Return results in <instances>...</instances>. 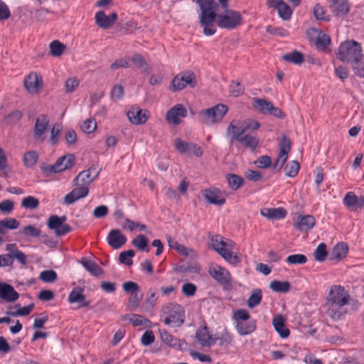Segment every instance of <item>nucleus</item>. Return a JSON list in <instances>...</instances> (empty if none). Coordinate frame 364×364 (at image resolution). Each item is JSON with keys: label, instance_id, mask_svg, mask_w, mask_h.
<instances>
[{"label": "nucleus", "instance_id": "nucleus-1", "mask_svg": "<svg viewBox=\"0 0 364 364\" xmlns=\"http://www.w3.org/2000/svg\"><path fill=\"white\" fill-rule=\"evenodd\" d=\"M349 295L345 288L338 285L332 286L327 297L328 314L333 320L341 319L343 312L341 310L349 301Z\"/></svg>", "mask_w": 364, "mask_h": 364}, {"label": "nucleus", "instance_id": "nucleus-2", "mask_svg": "<svg viewBox=\"0 0 364 364\" xmlns=\"http://www.w3.org/2000/svg\"><path fill=\"white\" fill-rule=\"evenodd\" d=\"M201 13L199 16L200 23L203 28V33L205 36H212L216 32L213 23L215 21L218 6L215 0H197Z\"/></svg>", "mask_w": 364, "mask_h": 364}, {"label": "nucleus", "instance_id": "nucleus-3", "mask_svg": "<svg viewBox=\"0 0 364 364\" xmlns=\"http://www.w3.org/2000/svg\"><path fill=\"white\" fill-rule=\"evenodd\" d=\"M337 57L344 63H357L363 60L364 55L362 53L361 45L354 40H350L340 45Z\"/></svg>", "mask_w": 364, "mask_h": 364}, {"label": "nucleus", "instance_id": "nucleus-4", "mask_svg": "<svg viewBox=\"0 0 364 364\" xmlns=\"http://www.w3.org/2000/svg\"><path fill=\"white\" fill-rule=\"evenodd\" d=\"M210 244L212 247L230 264H237L240 262V257L230 250L234 244L232 240L225 242L221 235H216L210 237Z\"/></svg>", "mask_w": 364, "mask_h": 364}, {"label": "nucleus", "instance_id": "nucleus-5", "mask_svg": "<svg viewBox=\"0 0 364 364\" xmlns=\"http://www.w3.org/2000/svg\"><path fill=\"white\" fill-rule=\"evenodd\" d=\"M235 121H232L228 125L226 130V135L231 134L230 144L232 145L234 141L236 140L244 145L245 148H249L254 151L259 144V139L254 134H247L245 132L236 130L237 126L235 124Z\"/></svg>", "mask_w": 364, "mask_h": 364}, {"label": "nucleus", "instance_id": "nucleus-6", "mask_svg": "<svg viewBox=\"0 0 364 364\" xmlns=\"http://www.w3.org/2000/svg\"><path fill=\"white\" fill-rule=\"evenodd\" d=\"M235 328L240 336L252 333L256 329V322L250 319L248 311L243 309H237L233 312Z\"/></svg>", "mask_w": 364, "mask_h": 364}, {"label": "nucleus", "instance_id": "nucleus-7", "mask_svg": "<svg viewBox=\"0 0 364 364\" xmlns=\"http://www.w3.org/2000/svg\"><path fill=\"white\" fill-rule=\"evenodd\" d=\"M228 110V106L225 105L218 104L210 108L200 110L198 113V118L200 122L203 124H213L220 122Z\"/></svg>", "mask_w": 364, "mask_h": 364}, {"label": "nucleus", "instance_id": "nucleus-8", "mask_svg": "<svg viewBox=\"0 0 364 364\" xmlns=\"http://www.w3.org/2000/svg\"><path fill=\"white\" fill-rule=\"evenodd\" d=\"M215 21L221 28L234 29L242 24V17L238 11L226 9L225 14H217Z\"/></svg>", "mask_w": 364, "mask_h": 364}, {"label": "nucleus", "instance_id": "nucleus-9", "mask_svg": "<svg viewBox=\"0 0 364 364\" xmlns=\"http://www.w3.org/2000/svg\"><path fill=\"white\" fill-rule=\"evenodd\" d=\"M196 85V76L190 70L181 72L171 81L170 90L176 92L184 89L187 85L194 87Z\"/></svg>", "mask_w": 364, "mask_h": 364}, {"label": "nucleus", "instance_id": "nucleus-10", "mask_svg": "<svg viewBox=\"0 0 364 364\" xmlns=\"http://www.w3.org/2000/svg\"><path fill=\"white\" fill-rule=\"evenodd\" d=\"M182 309L180 305L168 304L162 307L161 314L163 316H166L164 322L166 325L175 324L181 326L183 323L182 318Z\"/></svg>", "mask_w": 364, "mask_h": 364}, {"label": "nucleus", "instance_id": "nucleus-11", "mask_svg": "<svg viewBox=\"0 0 364 364\" xmlns=\"http://www.w3.org/2000/svg\"><path fill=\"white\" fill-rule=\"evenodd\" d=\"M209 274L220 285L226 287L231 284V275L229 272L219 265L209 267Z\"/></svg>", "mask_w": 364, "mask_h": 364}, {"label": "nucleus", "instance_id": "nucleus-12", "mask_svg": "<svg viewBox=\"0 0 364 364\" xmlns=\"http://www.w3.org/2000/svg\"><path fill=\"white\" fill-rule=\"evenodd\" d=\"M174 146L180 154L188 156L193 154L197 157L201 156L203 154L200 147L196 144L183 141L179 138L175 139Z\"/></svg>", "mask_w": 364, "mask_h": 364}, {"label": "nucleus", "instance_id": "nucleus-13", "mask_svg": "<svg viewBox=\"0 0 364 364\" xmlns=\"http://www.w3.org/2000/svg\"><path fill=\"white\" fill-rule=\"evenodd\" d=\"M267 4L269 7L277 10L278 14L281 18L285 21L290 19L292 10L284 0H268Z\"/></svg>", "mask_w": 364, "mask_h": 364}, {"label": "nucleus", "instance_id": "nucleus-14", "mask_svg": "<svg viewBox=\"0 0 364 364\" xmlns=\"http://www.w3.org/2000/svg\"><path fill=\"white\" fill-rule=\"evenodd\" d=\"M196 338L200 345L203 347H210L213 346L218 339V337L213 336L210 334L206 326L197 329Z\"/></svg>", "mask_w": 364, "mask_h": 364}, {"label": "nucleus", "instance_id": "nucleus-15", "mask_svg": "<svg viewBox=\"0 0 364 364\" xmlns=\"http://www.w3.org/2000/svg\"><path fill=\"white\" fill-rule=\"evenodd\" d=\"M187 110L182 104H177L171 108L166 113V119L173 124L176 125L181 123L180 117H186Z\"/></svg>", "mask_w": 364, "mask_h": 364}, {"label": "nucleus", "instance_id": "nucleus-16", "mask_svg": "<svg viewBox=\"0 0 364 364\" xmlns=\"http://www.w3.org/2000/svg\"><path fill=\"white\" fill-rule=\"evenodd\" d=\"M330 11L337 17H343L349 13L350 4L348 0H330Z\"/></svg>", "mask_w": 364, "mask_h": 364}, {"label": "nucleus", "instance_id": "nucleus-17", "mask_svg": "<svg viewBox=\"0 0 364 364\" xmlns=\"http://www.w3.org/2000/svg\"><path fill=\"white\" fill-rule=\"evenodd\" d=\"M343 205L351 210L364 207V196H358L353 192H348L343 198Z\"/></svg>", "mask_w": 364, "mask_h": 364}, {"label": "nucleus", "instance_id": "nucleus-18", "mask_svg": "<svg viewBox=\"0 0 364 364\" xmlns=\"http://www.w3.org/2000/svg\"><path fill=\"white\" fill-rule=\"evenodd\" d=\"M19 297L18 293L13 286L4 282H0V299L7 303L16 301Z\"/></svg>", "mask_w": 364, "mask_h": 364}, {"label": "nucleus", "instance_id": "nucleus-19", "mask_svg": "<svg viewBox=\"0 0 364 364\" xmlns=\"http://www.w3.org/2000/svg\"><path fill=\"white\" fill-rule=\"evenodd\" d=\"M107 241L109 245L114 250L119 249L127 242V237L118 229H112L108 233Z\"/></svg>", "mask_w": 364, "mask_h": 364}, {"label": "nucleus", "instance_id": "nucleus-20", "mask_svg": "<svg viewBox=\"0 0 364 364\" xmlns=\"http://www.w3.org/2000/svg\"><path fill=\"white\" fill-rule=\"evenodd\" d=\"M24 86L29 93H38L42 88L41 77L35 73L28 74L24 79Z\"/></svg>", "mask_w": 364, "mask_h": 364}, {"label": "nucleus", "instance_id": "nucleus-21", "mask_svg": "<svg viewBox=\"0 0 364 364\" xmlns=\"http://www.w3.org/2000/svg\"><path fill=\"white\" fill-rule=\"evenodd\" d=\"M73 189L69 193L65 196L63 201L66 205H71L80 198L86 197L89 193V188L85 186Z\"/></svg>", "mask_w": 364, "mask_h": 364}, {"label": "nucleus", "instance_id": "nucleus-22", "mask_svg": "<svg viewBox=\"0 0 364 364\" xmlns=\"http://www.w3.org/2000/svg\"><path fill=\"white\" fill-rule=\"evenodd\" d=\"M117 18V13L107 16L102 11H97L95 16V23L102 29H107L114 24Z\"/></svg>", "mask_w": 364, "mask_h": 364}, {"label": "nucleus", "instance_id": "nucleus-23", "mask_svg": "<svg viewBox=\"0 0 364 364\" xmlns=\"http://www.w3.org/2000/svg\"><path fill=\"white\" fill-rule=\"evenodd\" d=\"M68 300L70 304L77 303L79 308L88 307L90 304L89 301L85 299L83 289L79 287L73 289L68 295Z\"/></svg>", "mask_w": 364, "mask_h": 364}, {"label": "nucleus", "instance_id": "nucleus-24", "mask_svg": "<svg viewBox=\"0 0 364 364\" xmlns=\"http://www.w3.org/2000/svg\"><path fill=\"white\" fill-rule=\"evenodd\" d=\"M148 111L146 109H141L138 107H132L128 111L127 115L129 120L133 124H144L148 118Z\"/></svg>", "mask_w": 364, "mask_h": 364}, {"label": "nucleus", "instance_id": "nucleus-25", "mask_svg": "<svg viewBox=\"0 0 364 364\" xmlns=\"http://www.w3.org/2000/svg\"><path fill=\"white\" fill-rule=\"evenodd\" d=\"M260 213L262 216L269 220H281L286 217L287 210L284 208H262Z\"/></svg>", "mask_w": 364, "mask_h": 364}, {"label": "nucleus", "instance_id": "nucleus-26", "mask_svg": "<svg viewBox=\"0 0 364 364\" xmlns=\"http://www.w3.org/2000/svg\"><path fill=\"white\" fill-rule=\"evenodd\" d=\"M159 333L161 340L166 345L170 347L174 348L177 350H180L182 348L183 346V342L176 338H174L172 335H171L165 329H159Z\"/></svg>", "mask_w": 364, "mask_h": 364}, {"label": "nucleus", "instance_id": "nucleus-27", "mask_svg": "<svg viewBox=\"0 0 364 364\" xmlns=\"http://www.w3.org/2000/svg\"><path fill=\"white\" fill-rule=\"evenodd\" d=\"M284 318L282 315L276 316L272 320V325L275 331L282 338H287L290 334V331L286 327Z\"/></svg>", "mask_w": 364, "mask_h": 364}, {"label": "nucleus", "instance_id": "nucleus-28", "mask_svg": "<svg viewBox=\"0 0 364 364\" xmlns=\"http://www.w3.org/2000/svg\"><path fill=\"white\" fill-rule=\"evenodd\" d=\"M316 223L315 218L310 215L299 216L295 225L296 228L301 232H306L311 230Z\"/></svg>", "mask_w": 364, "mask_h": 364}, {"label": "nucleus", "instance_id": "nucleus-29", "mask_svg": "<svg viewBox=\"0 0 364 364\" xmlns=\"http://www.w3.org/2000/svg\"><path fill=\"white\" fill-rule=\"evenodd\" d=\"M348 250V245L345 242H339L332 249L328 256V259L330 260H340L346 257Z\"/></svg>", "mask_w": 364, "mask_h": 364}, {"label": "nucleus", "instance_id": "nucleus-30", "mask_svg": "<svg viewBox=\"0 0 364 364\" xmlns=\"http://www.w3.org/2000/svg\"><path fill=\"white\" fill-rule=\"evenodd\" d=\"M203 196L210 203L214 205H222L225 203V198L220 195L218 190H205Z\"/></svg>", "mask_w": 364, "mask_h": 364}, {"label": "nucleus", "instance_id": "nucleus-31", "mask_svg": "<svg viewBox=\"0 0 364 364\" xmlns=\"http://www.w3.org/2000/svg\"><path fill=\"white\" fill-rule=\"evenodd\" d=\"M252 107L262 114H267L272 106V103L265 99L254 98Z\"/></svg>", "mask_w": 364, "mask_h": 364}, {"label": "nucleus", "instance_id": "nucleus-32", "mask_svg": "<svg viewBox=\"0 0 364 364\" xmlns=\"http://www.w3.org/2000/svg\"><path fill=\"white\" fill-rule=\"evenodd\" d=\"M49 120L46 115H41L36 120L34 127V135L36 137L41 136L47 129Z\"/></svg>", "mask_w": 364, "mask_h": 364}, {"label": "nucleus", "instance_id": "nucleus-33", "mask_svg": "<svg viewBox=\"0 0 364 364\" xmlns=\"http://www.w3.org/2000/svg\"><path fill=\"white\" fill-rule=\"evenodd\" d=\"M75 156L73 154H67L60 157L55 162V164H58L59 173L68 169L74 165L75 163Z\"/></svg>", "mask_w": 364, "mask_h": 364}, {"label": "nucleus", "instance_id": "nucleus-34", "mask_svg": "<svg viewBox=\"0 0 364 364\" xmlns=\"http://www.w3.org/2000/svg\"><path fill=\"white\" fill-rule=\"evenodd\" d=\"M225 178L232 191L238 190L244 183L243 178L235 173H228L225 175Z\"/></svg>", "mask_w": 364, "mask_h": 364}, {"label": "nucleus", "instance_id": "nucleus-35", "mask_svg": "<svg viewBox=\"0 0 364 364\" xmlns=\"http://www.w3.org/2000/svg\"><path fill=\"white\" fill-rule=\"evenodd\" d=\"M93 181H95L86 170L81 171L73 180L74 186H87Z\"/></svg>", "mask_w": 364, "mask_h": 364}, {"label": "nucleus", "instance_id": "nucleus-36", "mask_svg": "<svg viewBox=\"0 0 364 364\" xmlns=\"http://www.w3.org/2000/svg\"><path fill=\"white\" fill-rule=\"evenodd\" d=\"M123 320H128L134 326H147L150 323L149 319L145 318L143 316L139 314H131L124 316Z\"/></svg>", "mask_w": 364, "mask_h": 364}, {"label": "nucleus", "instance_id": "nucleus-37", "mask_svg": "<svg viewBox=\"0 0 364 364\" xmlns=\"http://www.w3.org/2000/svg\"><path fill=\"white\" fill-rule=\"evenodd\" d=\"M67 218L65 215L58 216L57 215H50L47 221L48 228L50 230H54L55 233L58 230V228L62 225L63 222H65Z\"/></svg>", "mask_w": 364, "mask_h": 364}, {"label": "nucleus", "instance_id": "nucleus-38", "mask_svg": "<svg viewBox=\"0 0 364 364\" xmlns=\"http://www.w3.org/2000/svg\"><path fill=\"white\" fill-rule=\"evenodd\" d=\"M269 288L274 292L287 293L290 290L291 285L287 281L274 280L270 283Z\"/></svg>", "mask_w": 364, "mask_h": 364}, {"label": "nucleus", "instance_id": "nucleus-39", "mask_svg": "<svg viewBox=\"0 0 364 364\" xmlns=\"http://www.w3.org/2000/svg\"><path fill=\"white\" fill-rule=\"evenodd\" d=\"M81 263L85 269L94 276H100L103 273L102 269L91 260L83 258Z\"/></svg>", "mask_w": 364, "mask_h": 364}, {"label": "nucleus", "instance_id": "nucleus-40", "mask_svg": "<svg viewBox=\"0 0 364 364\" xmlns=\"http://www.w3.org/2000/svg\"><path fill=\"white\" fill-rule=\"evenodd\" d=\"M259 127L260 123L259 122L249 119L243 121L240 126H237V129L236 130L246 133L248 130L254 131L257 130Z\"/></svg>", "mask_w": 364, "mask_h": 364}, {"label": "nucleus", "instance_id": "nucleus-41", "mask_svg": "<svg viewBox=\"0 0 364 364\" xmlns=\"http://www.w3.org/2000/svg\"><path fill=\"white\" fill-rule=\"evenodd\" d=\"M283 59L295 65H300L304 62L303 54L297 50H294L283 55Z\"/></svg>", "mask_w": 364, "mask_h": 364}, {"label": "nucleus", "instance_id": "nucleus-42", "mask_svg": "<svg viewBox=\"0 0 364 364\" xmlns=\"http://www.w3.org/2000/svg\"><path fill=\"white\" fill-rule=\"evenodd\" d=\"M262 298V293L260 289H255L247 300V306L252 309L260 304Z\"/></svg>", "mask_w": 364, "mask_h": 364}, {"label": "nucleus", "instance_id": "nucleus-43", "mask_svg": "<svg viewBox=\"0 0 364 364\" xmlns=\"http://www.w3.org/2000/svg\"><path fill=\"white\" fill-rule=\"evenodd\" d=\"M132 61L138 68L141 69L142 72L145 73L150 72L149 66L141 55L139 53L134 54L132 58Z\"/></svg>", "mask_w": 364, "mask_h": 364}, {"label": "nucleus", "instance_id": "nucleus-44", "mask_svg": "<svg viewBox=\"0 0 364 364\" xmlns=\"http://www.w3.org/2000/svg\"><path fill=\"white\" fill-rule=\"evenodd\" d=\"M177 272L180 273H193V274H198L201 268L200 265L196 264V263H187L182 265H180L176 269Z\"/></svg>", "mask_w": 364, "mask_h": 364}, {"label": "nucleus", "instance_id": "nucleus-45", "mask_svg": "<svg viewBox=\"0 0 364 364\" xmlns=\"http://www.w3.org/2000/svg\"><path fill=\"white\" fill-rule=\"evenodd\" d=\"M38 159V154L36 151H29L24 154L23 163L27 168L33 167Z\"/></svg>", "mask_w": 364, "mask_h": 364}, {"label": "nucleus", "instance_id": "nucleus-46", "mask_svg": "<svg viewBox=\"0 0 364 364\" xmlns=\"http://www.w3.org/2000/svg\"><path fill=\"white\" fill-rule=\"evenodd\" d=\"M300 166L297 161H289L284 167L285 175L288 177H294L297 175Z\"/></svg>", "mask_w": 364, "mask_h": 364}, {"label": "nucleus", "instance_id": "nucleus-47", "mask_svg": "<svg viewBox=\"0 0 364 364\" xmlns=\"http://www.w3.org/2000/svg\"><path fill=\"white\" fill-rule=\"evenodd\" d=\"M326 245L323 242L319 244L314 252V257L318 262H323L327 257Z\"/></svg>", "mask_w": 364, "mask_h": 364}, {"label": "nucleus", "instance_id": "nucleus-48", "mask_svg": "<svg viewBox=\"0 0 364 364\" xmlns=\"http://www.w3.org/2000/svg\"><path fill=\"white\" fill-rule=\"evenodd\" d=\"M65 49V46L58 41H53L50 44V53L53 56L61 55Z\"/></svg>", "mask_w": 364, "mask_h": 364}, {"label": "nucleus", "instance_id": "nucleus-49", "mask_svg": "<svg viewBox=\"0 0 364 364\" xmlns=\"http://www.w3.org/2000/svg\"><path fill=\"white\" fill-rule=\"evenodd\" d=\"M135 255V252L133 250H129L127 251H123L119 254V261L124 264L127 266L133 264V260L131 259Z\"/></svg>", "mask_w": 364, "mask_h": 364}, {"label": "nucleus", "instance_id": "nucleus-50", "mask_svg": "<svg viewBox=\"0 0 364 364\" xmlns=\"http://www.w3.org/2000/svg\"><path fill=\"white\" fill-rule=\"evenodd\" d=\"M143 297V294L139 291L130 294L128 300V306L132 310H135L139 305Z\"/></svg>", "mask_w": 364, "mask_h": 364}, {"label": "nucleus", "instance_id": "nucleus-51", "mask_svg": "<svg viewBox=\"0 0 364 364\" xmlns=\"http://www.w3.org/2000/svg\"><path fill=\"white\" fill-rule=\"evenodd\" d=\"M34 304H31L18 309L16 311H6V314L11 316H25L28 315L33 309Z\"/></svg>", "mask_w": 364, "mask_h": 364}, {"label": "nucleus", "instance_id": "nucleus-52", "mask_svg": "<svg viewBox=\"0 0 364 364\" xmlns=\"http://www.w3.org/2000/svg\"><path fill=\"white\" fill-rule=\"evenodd\" d=\"M58 278L56 272L53 269L44 270L41 272L39 279L47 283L54 282Z\"/></svg>", "mask_w": 364, "mask_h": 364}, {"label": "nucleus", "instance_id": "nucleus-53", "mask_svg": "<svg viewBox=\"0 0 364 364\" xmlns=\"http://www.w3.org/2000/svg\"><path fill=\"white\" fill-rule=\"evenodd\" d=\"M286 261L290 264H303L307 262V258L304 255L295 254L288 256Z\"/></svg>", "mask_w": 364, "mask_h": 364}, {"label": "nucleus", "instance_id": "nucleus-54", "mask_svg": "<svg viewBox=\"0 0 364 364\" xmlns=\"http://www.w3.org/2000/svg\"><path fill=\"white\" fill-rule=\"evenodd\" d=\"M58 164H54L53 165H49L46 163H42L40 166L41 170L42 173L46 176H50L52 173H59Z\"/></svg>", "mask_w": 364, "mask_h": 364}, {"label": "nucleus", "instance_id": "nucleus-55", "mask_svg": "<svg viewBox=\"0 0 364 364\" xmlns=\"http://www.w3.org/2000/svg\"><path fill=\"white\" fill-rule=\"evenodd\" d=\"M39 205L38 200L33 196H27L21 201V206L27 209H36Z\"/></svg>", "mask_w": 364, "mask_h": 364}, {"label": "nucleus", "instance_id": "nucleus-56", "mask_svg": "<svg viewBox=\"0 0 364 364\" xmlns=\"http://www.w3.org/2000/svg\"><path fill=\"white\" fill-rule=\"evenodd\" d=\"M19 226V222L11 218H5L2 220L1 224V230H3V234L5 233V230H15L17 229Z\"/></svg>", "mask_w": 364, "mask_h": 364}, {"label": "nucleus", "instance_id": "nucleus-57", "mask_svg": "<svg viewBox=\"0 0 364 364\" xmlns=\"http://www.w3.org/2000/svg\"><path fill=\"white\" fill-rule=\"evenodd\" d=\"M132 244L139 250H144L148 244V239L144 235H139L132 240Z\"/></svg>", "mask_w": 364, "mask_h": 364}, {"label": "nucleus", "instance_id": "nucleus-58", "mask_svg": "<svg viewBox=\"0 0 364 364\" xmlns=\"http://www.w3.org/2000/svg\"><path fill=\"white\" fill-rule=\"evenodd\" d=\"M22 117V113L19 110H15L9 113L5 118L4 122L7 124H16L20 121Z\"/></svg>", "mask_w": 364, "mask_h": 364}, {"label": "nucleus", "instance_id": "nucleus-59", "mask_svg": "<svg viewBox=\"0 0 364 364\" xmlns=\"http://www.w3.org/2000/svg\"><path fill=\"white\" fill-rule=\"evenodd\" d=\"M279 153L287 154L291 150V141L288 137L283 136L279 143Z\"/></svg>", "mask_w": 364, "mask_h": 364}, {"label": "nucleus", "instance_id": "nucleus-60", "mask_svg": "<svg viewBox=\"0 0 364 364\" xmlns=\"http://www.w3.org/2000/svg\"><path fill=\"white\" fill-rule=\"evenodd\" d=\"M244 86L240 82H232L230 85V92L233 97H238L243 94Z\"/></svg>", "mask_w": 364, "mask_h": 364}, {"label": "nucleus", "instance_id": "nucleus-61", "mask_svg": "<svg viewBox=\"0 0 364 364\" xmlns=\"http://www.w3.org/2000/svg\"><path fill=\"white\" fill-rule=\"evenodd\" d=\"M124 93L123 87L121 85H115L111 90L110 97L112 100H119L122 99Z\"/></svg>", "mask_w": 364, "mask_h": 364}, {"label": "nucleus", "instance_id": "nucleus-62", "mask_svg": "<svg viewBox=\"0 0 364 364\" xmlns=\"http://www.w3.org/2000/svg\"><path fill=\"white\" fill-rule=\"evenodd\" d=\"M314 15L317 20L328 21L329 18L326 16L324 8L319 4H316L314 7Z\"/></svg>", "mask_w": 364, "mask_h": 364}, {"label": "nucleus", "instance_id": "nucleus-63", "mask_svg": "<svg viewBox=\"0 0 364 364\" xmlns=\"http://www.w3.org/2000/svg\"><path fill=\"white\" fill-rule=\"evenodd\" d=\"M219 340V345L221 346H230L232 343L233 341V336L232 335L228 332L225 329L220 335V336L218 338Z\"/></svg>", "mask_w": 364, "mask_h": 364}, {"label": "nucleus", "instance_id": "nucleus-64", "mask_svg": "<svg viewBox=\"0 0 364 364\" xmlns=\"http://www.w3.org/2000/svg\"><path fill=\"white\" fill-rule=\"evenodd\" d=\"M97 128V123L95 119H87L81 125V129L85 133H92Z\"/></svg>", "mask_w": 364, "mask_h": 364}]
</instances>
